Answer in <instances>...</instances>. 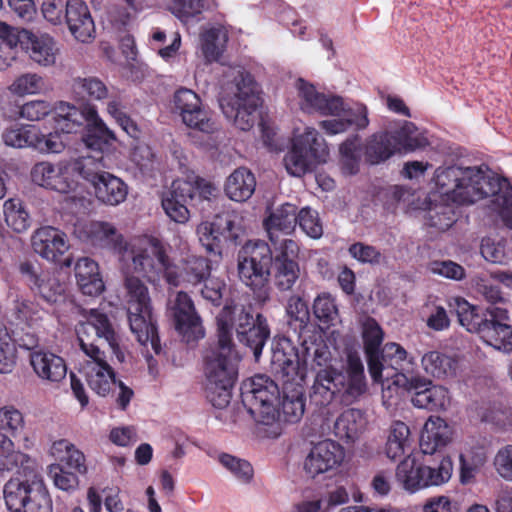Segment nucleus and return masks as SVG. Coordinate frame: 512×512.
I'll return each instance as SVG.
<instances>
[{
	"instance_id": "nucleus-1",
	"label": "nucleus",
	"mask_w": 512,
	"mask_h": 512,
	"mask_svg": "<svg viewBox=\"0 0 512 512\" xmlns=\"http://www.w3.org/2000/svg\"><path fill=\"white\" fill-rule=\"evenodd\" d=\"M272 373L282 382L283 397L279 416L286 422L299 421L305 410L303 383L307 369L297 349L288 339L279 340L272 347L270 360Z\"/></svg>"
},
{
	"instance_id": "nucleus-2",
	"label": "nucleus",
	"mask_w": 512,
	"mask_h": 512,
	"mask_svg": "<svg viewBox=\"0 0 512 512\" xmlns=\"http://www.w3.org/2000/svg\"><path fill=\"white\" fill-rule=\"evenodd\" d=\"M367 390L363 362L356 352L347 354L343 371L332 366L317 371L311 388V400L319 406H326L334 400L351 404Z\"/></svg>"
},
{
	"instance_id": "nucleus-3",
	"label": "nucleus",
	"mask_w": 512,
	"mask_h": 512,
	"mask_svg": "<svg viewBox=\"0 0 512 512\" xmlns=\"http://www.w3.org/2000/svg\"><path fill=\"white\" fill-rule=\"evenodd\" d=\"M499 176L486 166L463 167L458 165L438 167L433 181L436 191L460 205H471L489 197Z\"/></svg>"
},
{
	"instance_id": "nucleus-4",
	"label": "nucleus",
	"mask_w": 512,
	"mask_h": 512,
	"mask_svg": "<svg viewBox=\"0 0 512 512\" xmlns=\"http://www.w3.org/2000/svg\"><path fill=\"white\" fill-rule=\"evenodd\" d=\"M117 254L123 276L142 275L150 282H156L162 276L169 285H180L181 279L174 264L166 255L163 244L156 238L143 237L125 241Z\"/></svg>"
},
{
	"instance_id": "nucleus-5",
	"label": "nucleus",
	"mask_w": 512,
	"mask_h": 512,
	"mask_svg": "<svg viewBox=\"0 0 512 512\" xmlns=\"http://www.w3.org/2000/svg\"><path fill=\"white\" fill-rule=\"evenodd\" d=\"M220 107L225 117L242 131L255 123V111L260 103L252 76L240 66L228 67L223 73Z\"/></svg>"
},
{
	"instance_id": "nucleus-6",
	"label": "nucleus",
	"mask_w": 512,
	"mask_h": 512,
	"mask_svg": "<svg viewBox=\"0 0 512 512\" xmlns=\"http://www.w3.org/2000/svg\"><path fill=\"white\" fill-rule=\"evenodd\" d=\"M240 357L234 345L218 343L205 357V395L216 408L227 407L238 374Z\"/></svg>"
},
{
	"instance_id": "nucleus-7",
	"label": "nucleus",
	"mask_w": 512,
	"mask_h": 512,
	"mask_svg": "<svg viewBox=\"0 0 512 512\" xmlns=\"http://www.w3.org/2000/svg\"><path fill=\"white\" fill-rule=\"evenodd\" d=\"M124 277V301L131 331L144 347L150 346L155 354L161 351L160 340L152 314L148 287L137 276Z\"/></svg>"
},
{
	"instance_id": "nucleus-8",
	"label": "nucleus",
	"mask_w": 512,
	"mask_h": 512,
	"mask_svg": "<svg viewBox=\"0 0 512 512\" xmlns=\"http://www.w3.org/2000/svg\"><path fill=\"white\" fill-rule=\"evenodd\" d=\"M272 260L273 252L263 241H250L238 253L239 278L262 302L269 298Z\"/></svg>"
},
{
	"instance_id": "nucleus-9",
	"label": "nucleus",
	"mask_w": 512,
	"mask_h": 512,
	"mask_svg": "<svg viewBox=\"0 0 512 512\" xmlns=\"http://www.w3.org/2000/svg\"><path fill=\"white\" fill-rule=\"evenodd\" d=\"M328 157L329 149L324 138L315 128L305 127L302 133L294 134L283 164L288 174L301 177L318 164L325 163Z\"/></svg>"
},
{
	"instance_id": "nucleus-10",
	"label": "nucleus",
	"mask_w": 512,
	"mask_h": 512,
	"mask_svg": "<svg viewBox=\"0 0 512 512\" xmlns=\"http://www.w3.org/2000/svg\"><path fill=\"white\" fill-rule=\"evenodd\" d=\"M107 168L103 155L84 156L76 163L77 174L93 186L96 198L106 205L117 206L125 201L128 187L119 177L107 172Z\"/></svg>"
},
{
	"instance_id": "nucleus-11",
	"label": "nucleus",
	"mask_w": 512,
	"mask_h": 512,
	"mask_svg": "<svg viewBox=\"0 0 512 512\" xmlns=\"http://www.w3.org/2000/svg\"><path fill=\"white\" fill-rule=\"evenodd\" d=\"M87 359L81 364L80 372L86 379L90 389L101 397L109 395L113 388L117 390L116 403L121 410H125L134 396L133 390L121 380L109 363L105 352L84 353Z\"/></svg>"
},
{
	"instance_id": "nucleus-12",
	"label": "nucleus",
	"mask_w": 512,
	"mask_h": 512,
	"mask_svg": "<svg viewBox=\"0 0 512 512\" xmlns=\"http://www.w3.org/2000/svg\"><path fill=\"white\" fill-rule=\"evenodd\" d=\"M76 334L83 353L97 354L103 351L99 343L106 342L118 362L125 361V353L120 348L114 327L105 313L97 309L87 311L76 326Z\"/></svg>"
},
{
	"instance_id": "nucleus-13",
	"label": "nucleus",
	"mask_w": 512,
	"mask_h": 512,
	"mask_svg": "<svg viewBox=\"0 0 512 512\" xmlns=\"http://www.w3.org/2000/svg\"><path fill=\"white\" fill-rule=\"evenodd\" d=\"M241 389L243 403L257 422L269 425L276 421L279 388L271 378L255 375L246 380Z\"/></svg>"
},
{
	"instance_id": "nucleus-14",
	"label": "nucleus",
	"mask_w": 512,
	"mask_h": 512,
	"mask_svg": "<svg viewBox=\"0 0 512 512\" xmlns=\"http://www.w3.org/2000/svg\"><path fill=\"white\" fill-rule=\"evenodd\" d=\"M201 245L207 252L221 253L223 242L236 243L244 233L241 217L235 212H224L217 215L213 221L201 222L196 229Z\"/></svg>"
},
{
	"instance_id": "nucleus-15",
	"label": "nucleus",
	"mask_w": 512,
	"mask_h": 512,
	"mask_svg": "<svg viewBox=\"0 0 512 512\" xmlns=\"http://www.w3.org/2000/svg\"><path fill=\"white\" fill-rule=\"evenodd\" d=\"M19 270L32 292L43 301L57 304L64 300L66 284L61 272L43 270L29 262L21 263Z\"/></svg>"
},
{
	"instance_id": "nucleus-16",
	"label": "nucleus",
	"mask_w": 512,
	"mask_h": 512,
	"mask_svg": "<svg viewBox=\"0 0 512 512\" xmlns=\"http://www.w3.org/2000/svg\"><path fill=\"white\" fill-rule=\"evenodd\" d=\"M77 161L78 159L60 161L56 164L47 161L39 162L31 170V179L35 184L46 189L69 193L76 187L72 175L77 173Z\"/></svg>"
},
{
	"instance_id": "nucleus-17",
	"label": "nucleus",
	"mask_w": 512,
	"mask_h": 512,
	"mask_svg": "<svg viewBox=\"0 0 512 512\" xmlns=\"http://www.w3.org/2000/svg\"><path fill=\"white\" fill-rule=\"evenodd\" d=\"M299 108L308 114L340 115L344 109L342 97L319 92L316 87L303 78L294 82Z\"/></svg>"
},
{
	"instance_id": "nucleus-18",
	"label": "nucleus",
	"mask_w": 512,
	"mask_h": 512,
	"mask_svg": "<svg viewBox=\"0 0 512 512\" xmlns=\"http://www.w3.org/2000/svg\"><path fill=\"white\" fill-rule=\"evenodd\" d=\"M345 458L344 448L336 441L325 439L312 445L306 455L303 469L308 477L336 471Z\"/></svg>"
},
{
	"instance_id": "nucleus-19",
	"label": "nucleus",
	"mask_w": 512,
	"mask_h": 512,
	"mask_svg": "<svg viewBox=\"0 0 512 512\" xmlns=\"http://www.w3.org/2000/svg\"><path fill=\"white\" fill-rule=\"evenodd\" d=\"M173 103L186 126L203 133H213L217 130V124L212 120L209 112L202 107L200 98L192 90L187 88L177 90Z\"/></svg>"
},
{
	"instance_id": "nucleus-20",
	"label": "nucleus",
	"mask_w": 512,
	"mask_h": 512,
	"mask_svg": "<svg viewBox=\"0 0 512 512\" xmlns=\"http://www.w3.org/2000/svg\"><path fill=\"white\" fill-rule=\"evenodd\" d=\"M274 282L281 291L292 289L300 276L297 262L299 246L292 239H284L278 246L273 247Z\"/></svg>"
},
{
	"instance_id": "nucleus-21",
	"label": "nucleus",
	"mask_w": 512,
	"mask_h": 512,
	"mask_svg": "<svg viewBox=\"0 0 512 512\" xmlns=\"http://www.w3.org/2000/svg\"><path fill=\"white\" fill-rule=\"evenodd\" d=\"M170 309L177 332L186 343L202 339L205 335L201 318L195 310L194 303L190 296L183 291L176 293L175 298L170 301Z\"/></svg>"
},
{
	"instance_id": "nucleus-22",
	"label": "nucleus",
	"mask_w": 512,
	"mask_h": 512,
	"mask_svg": "<svg viewBox=\"0 0 512 512\" xmlns=\"http://www.w3.org/2000/svg\"><path fill=\"white\" fill-rule=\"evenodd\" d=\"M196 189L193 176L172 182L170 189L162 196V207L171 220L181 224L189 220L188 204L195 199Z\"/></svg>"
},
{
	"instance_id": "nucleus-23",
	"label": "nucleus",
	"mask_w": 512,
	"mask_h": 512,
	"mask_svg": "<svg viewBox=\"0 0 512 512\" xmlns=\"http://www.w3.org/2000/svg\"><path fill=\"white\" fill-rule=\"evenodd\" d=\"M361 336L364 350L368 358V369L374 381L390 376L389 369L379 359V350L383 342L384 333L378 322L369 316L360 319Z\"/></svg>"
},
{
	"instance_id": "nucleus-24",
	"label": "nucleus",
	"mask_w": 512,
	"mask_h": 512,
	"mask_svg": "<svg viewBox=\"0 0 512 512\" xmlns=\"http://www.w3.org/2000/svg\"><path fill=\"white\" fill-rule=\"evenodd\" d=\"M20 41L29 58L37 65L51 67L56 64L60 48L49 34H35L24 30Z\"/></svg>"
},
{
	"instance_id": "nucleus-25",
	"label": "nucleus",
	"mask_w": 512,
	"mask_h": 512,
	"mask_svg": "<svg viewBox=\"0 0 512 512\" xmlns=\"http://www.w3.org/2000/svg\"><path fill=\"white\" fill-rule=\"evenodd\" d=\"M65 21L73 37L82 43H88L95 37V24L88 6L81 0L66 2Z\"/></svg>"
},
{
	"instance_id": "nucleus-26",
	"label": "nucleus",
	"mask_w": 512,
	"mask_h": 512,
	"mask_svg": "<svg viewBox=\"0 0 512 512\" xmlns=\"http://www.w3.org/2000/svg\"><path fill=\"white\" fill-rule=\"evenodd\" d=\"M297 224V208L291 203H284L273 208L264 220V227L273 247L278 246L286 236L291 234Z\"/></svg>"
},
{
	"instance_id": "nucleus-27",
	"label": "nucleus",
	"mask_w": 512,
	"mask_h": 512,
	"mask_svg": "<svg viewBox=\"0 0 512 512\" xmlns=\"http://www.w3.org/2000/svg\"><path fill=\"white\" fill-rule=\"evenodd\" d=\"M86 113V134L83 136V143L88 149L100 153L99 156H101L116 141V136L100 117L95 106L87 105Z\"/></svg>"
},
{
	"instance_id": "nucleus-28",
	"label": "nucleus",
	"mask_w": 512,
	"mask_h": 512,
	"mask_svg": "<svg viewBox=\"0 0 512 512\" xmlns=\"http://www.w3.org/2000/svg\"><path fill=\"white\" fill-rule=\"evenodd\" d=\"M218 343L233 345L232 331L236 332L245 324H251L252 314L244 305L231 303L225 305L217 318Z\"/></svg>"
},
{
	"instance_id": "nucleus-29",
	"label": "nucleus",
	"mask_w": 512,
	"mask_h": 512,
	"mask_svg": "<svg viewBox=\"0 0 512 512\" xmlns=\"http://www.w3.org/2000/svg\"><path fill=\"white\" fill-rule=\"evenodd\" d=\"M33 250L48 261H56L68 249L67 236L50 226L39 228L32 236Z\"/></svg>"
},
{
	"instance_id": "nucleus-30",
	"label": "nucleus",
	"mask_w": 512,
	"mask_h": 512,
	"mask_svg": "<svg viewBox=\"0 0 512 512\" xmlns=\"http://www.w3.org/2000/svg\"><path fill=\"white\" fill-rule=\"evenodd\" d=\"M452 436L453 430L444 419L431 416L425 422L420 436L421 451L432 455L446 447L451 442Z\"/></svg>"
},
{
	"instance_id": "nucleus-31",
	"label": "nucleus",
	"mask_w": 512,
	"mask_h": 512,
	"mask_svg": "<svg viewBox=\"0 0 512 512\" xmlns=\"http://www.w3.org/2000/svg\"><path fill=\"white\" fill-rule=\"evenodd\" d=\"M29 358L34 372L42 380L59 382L65 378L67 368L64 360L58 355L45 350H35L30 353Z\"/></svg>"
},
{
	"instance_id": "nucleus-32",
	"label": "nucleus",
	"mask_w": 512,
	"mask_h": 512,
	"mask_svg": "<svg viewBox=\"0 0 512 512\" xmlns=\"http://www.w3.org/2000/svg\"><path fill=\"white\" fill-rule=\"evenodd\" d=\"M83 232L93 246L111 249L116 253L125 242L122 234L107 222H89L83 226Z\"/></svg>"
},
{
	"instance_id": "nucleus-33",
	"label": "nucleus",
	"mask_w": 512,
	"mask_h": 512,
	"mask_svg": "<svg viewBox=\"0 0 512 512\" xmlns=\"http://www.w3.org/2000/svg\"><path fill=\"white\" fill-rule=\"evenodd\" d=\"M77 284L83 294L98 296L104 291V282L98 264L88 257L81 258L75 265Z\"/></svg>"
},
{
	"instance_id": "nucleus-34",
	"label": "nucleus",
	"mask_w": 512,
	"mask_h": 512,
	"mask_svg": "<svg viewBox=\"0 0 512 512\" xmlns=\"http://www.w3.org/2000/svg\"><path fill=\"white\" fill-rule=\"evenodd\" d=\"M256 179L247 168L241 167L234 170L226 179L224 191L229 199L235 202H244L254 193Z\"/></svg>"
},
{
	"instance_id": "nucleus-35",
	"label": "nucleus",
	"mask_w": 512,
	"mask_h": 512,
	"mask_svg": "<svg viewBox=\"0 0 512 512\" xmlns=\"http://www.w3.org/2000/svg\"><path fill=\"white\" fill-rule=\"evenodd\" d=\"M397 154L411 153L426 148L430 143L425 133L412 122L404 121L396 130H390Z\"/></svg>"
},
{
	"instance_id": "nucleus-36",
	"label": "nucleus",
	"mask_w": 512,
	"mask_h": 512,
	"mask_svg": "<svg viewBox=\"0 0 512 512\" xmlns=\"http://www.w3.org/2000/svg\"><path fill=\"white\" fill-rule=\"evenodd\" d=\"M490 196V209L506 228L512 230V185L506 178L499 177Z\"/></svg>"
},
{
	"instance_id": "nucleus-37",
	"label": "nucleus",
	"mask_w": 512,
	"mask_h": 512,
	"mask_svg": "<svg viewBox=\"0 0 512 512\" xmlns=\"http://www.w3.org/2000/svg\"><path fill=\"white\" fill-rule=\"evenodd\" d=\"M425 465L417 463L413 457H406L396 468V479L409 492H416L427 487Z\"/></svg>"
},
{
	"instance_id": "nucleus-38",
	"label": "nucleus",
	"mask_w": 512,
	"mask_h": 512,
	"mask_svg": "<svg viewBox=\"0 0 512 512\" xmlns=\"http://www.w3.org/2000/svg\"><path fill=\"white\" fill-rule=\"evenodd\" d=\"M479 336L495 350L512 355V326L497 321L484 322L479 329Z\"/></svg>"
},
{
	"instance_id": "nucleus-39",
	"label": "nucleus",
	"mask_w": 512,
	"mask_h": 512,
	"mask_svg": "<svg viewBox=\"0 0 512 512\" xmlns=\"http://www.w3.org/2000/svg\"><path fill=\"white\" fill-rule=\"evenodd\" d=\"M269 335L268 325L261 315H257L255 321L252 318L251 324H245L237 331L239 341L253 351L256 360L261 356L262 349Z\"/></svg>"
},
{
	"instance_id": "nucleus-40",
	"label": "nucleus",
	"mask_w": 512,
	"mask_h": 512,
	"mask_svg": "<svg viewBox=\"0 0 512 512\" xmlns=\"http://www.w3.org/2000/svg\"><path fill=\"white\" fill-rule=\"evenodd\" d=\"M397 154L390 130L369 136L365 143L364 155L370 164H379Z\"/></svg>"
},
{
	"instance_id": "nucleus-41",
	"label": "nucleus",
	"mask_w": 512,
	"mask_h": 512,
	"mask_svg": "<svg viewBox=\"0 0 512 512\" xmlns=\"http://www.w3.org/2000/svg\"><path fill=\"white\" fill-rule=\"evenodd\" d=\"M424 371L437 379H444L456 375L458 369L457 360L439 351H429L421 358Z\"/></svg>"
},
{
	"instance_id": "nucleus-42",
	"label": "nucleus",
	"mask_w": 512,
	"mask_h": 512,
	"mask_svg": "<svg viewBox=\"0 0 512 512\" xmlns=\"http://www.w3.org/2000/svg\"><path fill=\"white\" fill-rule=\"evenodd\" d=\"M364 413L358 409L344 411L335 421L334 433L341 439L354 441L366 428Z\"/></svg>"
},
{
	"instance_id": "nucleus-43",
	"label": "nucleus",
	"mask_w": 512,
	"mask_h": 512,
	"mask_svg": "<svg viewBox=\"0 0 512 512\" xmlns=\"http://www.w3.org/2000/svg\"><path fill=\"white\" fill-rule=\"evenodd\" d=\"M4 500L11 512H21L32 494V476L11 478L3 489Z\"/></svg>"
},
{
	"instance_id": "nucleus-44",
	"label": "nucleus",
	"mask_w": 512,
	"mask_h": 512,
	"mask_svg": "<svg viewBox=\"0 0 512 512\" xmlns=\"http://www.w3.org/2000/svg\"><path fill=\"white\" fill-rule=\"evenodd\" d=\"M74 95L86 102L104 101L112 93L108 86L97 77H79L72 85Z\"/></svg>"
},
{
	"instance_id": "nucleus-45",
	"label": "nucleus",
	"mask_w": 512,
	"mask_h": 512,
	"mask_svg": "<svg viewBox=\"0 0 512 512\" xmlns=\"http://www.w3.org/2000/svg\"><path fill=\"white\" fill-rule=\"evenodd\" d=\"M227 40V31L222 26L211 27L202 32L200 46L207 62L217 61L221 57Z\"/></svg>"
},
{
	"instance_id": "nucleus-46",
	"label": "nucleus",
	"mask_w": 512,
	"mask_h": 512,
	"mask_svg": "<svg viewBox=\"0 0 512 512\" xmlns=\"http://www.w3.org/2000/svg\"><path fill=\"white\" fill-rule=\"evenodd\" d=\"M54 121L57 129L72 133L87 121L86 107L81 110L70 103L60 102L55 108Z\"/></svg>"
},
{
	"instance_id": "nucleus-47",
	"label": "nucleus",
	"mask_w": 512,
	"mask_h": 512,
	"mask_svg": "<svg viewBox=\"0 0 512 512\" xmlns=\"http://www.w3.org/2000/svg\"><path fill=\"white\" fill-rule=\"evenodd\" d=\"M215 6L214 0H171L169 10L183 24L199 20V15Z\"/></svg>"
},
{
	"instance_id": "nucleus-48",
	"label": "nucleus",
	"mask_w": 512,
	"mask_h": 512,
	"mask_svg": "<svg viewBox=\"0 0 512 512\" xmlns=\"http://www.w3.org/2000/svg\"><path fill=\"white\" fill-rule=\"evenodd\" d=\"M8 89L12 94L21 97L41 95L50 90L45 78L34 72H26L17 76Z\"/></svg>"
},
{
	"instance_id": "nucleus-49",
	"label": "nucleus",
	"mask_w": 512,
	"mask_h": 512,
	"mask_svg": "<svg viewBox=\"0 0 512 512\" xmlns=\"http://www.w3.org/2000/svg\"><path fill=\"white\" fill-rule=\"evenodd\" d=\"M175 271L180 276V284L187 282L191 285H198L210 275V266L207 259L199 256H189L183 261L182 270L179 272L174 265Z\"/></svg>"
},
{
	"instance_id": "nucleus-50",
	"label": "nucleus",
	"mask_w": 512,
	"mask_h": 512,
	"mask_svg": "<svg viewBox=\"0 0 512 512\" xmlns=\"http://www.w3.org/2000/svg\"><path fill=\"white\" fill-rule=\"evenodd\" d=\"M409 427L401 421H394L389 430L385 446V453L388 458L396 459L401 457L409 446Z\"/></svg>"
},
{
	"instance_id": "nucleus-51",
	"label": "nucleus",
	"mask_w": 512,
	"mask_h": 512,
	"mask_svg": "<svg viewBox=\"0 0 512 512\" xmlns=\"http://www.w3.org/2000/svg\"><path fill=\"white\" fill-rule=\"evenodd\" d=\"M412 404L421 409H445L450 403L448 390L440 385H432L428 390L411 397Z\"/></svg>"
},
{
	"instance_id": "nucleus-52",
	"label": "nucleus",
	"mask_w": 512,
	"mask_h": 512,
	"mask_svg": "<svg viewBox=\"0 0 512 512\" xmlns=\"http://www.w3.org/2000/svg\"><path fill=\"white\" fill-rule=\"evenodd\" d=\"M340 164L345 174L353 175L359 171L362 149L359 136L347 138L339 147Z\"/></svg>"
},
{
	"instance_id": "nucleus-53",
	"label": "nucleus",
	"mask_w": 512,
	"mask_h": 512,
	"mask_svg": "<svg viewBox=\"0 0 512 512\" xmlns=\"http://www.w3.org/2000/svg\"><path fill=\"white\" fill-rule=\"evenodd\" d=\"M5 221L14 231L21 233L30 226V217L20 199L11 198L3 205Z\"/></svg>"
},
{
	"instance_id": "nucleus-54",
	"label": "nucleus",
	"mask_w": 512,
	"mask_h": 512,
	"mask_svg": "<svg viewBox=\"0 0 512 512\" xmlns=\"http://www.w3.org/2000/svg\"><path fill=\"white\" fill-rule=\"evenodd\" d=\"M107 100L106 111L115 120V122L125 131L129 136L137 138L139 129L136 123L125 112V105L122 99L113 92L109 95Z\"/></svg>"
},
{
	"instance_id": "nucleus-55",
	"label": "nucleus",
	"mask_w": 512,
	"mask_h": 512,
	"mask_svg": "<svg viewBox=\"0 0 512 512\" xmlns=\"http://www.w3.org/2000/svg\"><path fill=\"white\" fill-rule=\"evenodd\" d=\"M28 455L15 450L14 443L8 435L0 433V474L28 463Z\"/></svg>"
},
{
	"instance_id": "nucleus-56",
	"label": "nucleus",
	"mask_w": 512,
	"mask_h": 512,
	"mask_svg": "<svg viewBox=\"0 0 512 512\" xmlns=\"http://www.w3.org/2000/svg\"><path fill=\"white\" fill-rule=\"evenodd\" d=\"M21 512H52V501L42 478L32 474V494Z\"/></svg>"
},
{
	"instance_id": "nucleus-57",
	"label": "nucleus",
	"mask_w": 512,
	"mask_h": 512,
	"mask_svg": "<svg viewBox=\"0 0 512 512\" xmlns=\"http://www.w3.org/2000/svg\"><path fill=\"white\" fill-rule=\"evenodd\" d=\"M35 139L36 129L31 126L14 124L2 133L4 144L12 148L33 147Z\"/></svg>"
},
{
	"instance_id": "nucleus-58",
	"label": "nucleus",
	"mask_w": 512,
	"mask_h": 512,
	"mask_svg": "<svg viewBox=\"0 0 512 512\" xmlns=\"http://www.w3.org/2000/svg\"><path fill=\"white\" fill-rule=\"evenodd\" d=\"M16 346L7 328L0 322V373L12 372L16 364Z\"/></svg>"
},
{
	"instance_id": "nucleus-59",
	"label": "nucleus",
	"mask_w": 512,
	"mask_h": 512,
	"mask_svg": "<svg viewBox=\"0 0 512 512\" xmlns=\"http://www.w3.org/2000/svg\"><path fill=\"white\" fill-rule=\"evenodd\" d=\"M406 357V350L399 344L394 342L387 343L384 347L383 362L381 361V363L389 369L390 376L388 378L384 377L382 380H378L377 382L384 383L385 380L388 381L390 378L393 381L395 379V374L399 373L398 370L406 360Z\"/></svg>"
},
{
	"instance_id": "nucleus-60",
	"label": "nucleus",
	"mask_w": 512,
	"mask_h": 512,
	"mask_svg": "<svg viewBox=\"0 0 512 512\" xmlns=\"http://www.w3.org/2000/svg\"><path fill=\"white\" fill-rule=\"evenodd\" d=\"M219 462L240 482L249 483L253 478L251 464L230 454L219 455Z\"/></svg>"
},
{
	"instance_id": "nucleus-61",
	"label": "nucleus",
	"mask_w": 512,
	"mask_h": 512,
	"mask_svg": "<svg viewBox=\"0 0 512 512\" xmlns=\"http://www.w3.org/2000/svg\"><path fill=\"white\" fill-rule=\"evenodd\" d=\"M48 475L54 485L60 490L72 492L78 487L79 480L77 473L67 470L62 464L50 465Z\"/></svg>"
},
{
	"instance_id": "nucleus-62",
	"label": "nucleus",
	"mask_w": 512,
	"mask_h": 512,
	"mask_svg": "<svg viewBox=\"0 0 512 512\" xmlns=\"http://www.w3.org/2000/svg\"><path fill=\"white\" fill-rule=\"evenodd\" d=\"M297 223L302 231L313 239H318L323 234V226L318 212L309 207L297 211Z\"/></svg>"
},
{
	"instance_id": "nucleus-63",
	"label": "nucleus",
	"mask_w": 512,
	"mask_h": 512,
	"mask_svg": "<svg viewBox=\"0 0 512 512\" xmlns=\"http://www.w3.org/2000/svg\"><path fill=\"white\" fill-rule=\"evenodd\" d=\"M24 424L23 414L17 408L12 405L0 408V433L15 435Z\"/></svg>"
},
{
	"instance_id": "nucleus-64",
	"label": "nucleus",
	"mask_w": 512,
	"mask_h": 512,
	"mask_svg": "<svg viewBox=\"0 0 512 512\" xmlns=\"http://www.w3.org/2000/svg\"><path fill=\"white\" fill-rule=\"evenodd\" d=\"M492 465L499 478L512 482V444L503 445L496 451Z\"/></svg>"
}]
</instances>
